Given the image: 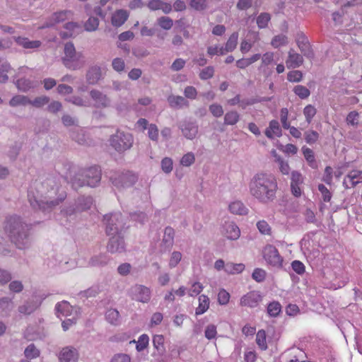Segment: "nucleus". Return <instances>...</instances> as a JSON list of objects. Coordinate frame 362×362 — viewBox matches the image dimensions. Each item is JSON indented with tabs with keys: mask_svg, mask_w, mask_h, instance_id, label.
<instances>
[{
	"mask_svg": "<svg viewBox=\"0 0 362 362\" xmlns=\"http://www.w3.org/2000/svg\"><path fill=\"white\" fill-rule=\"evenodd\" d=\"M227 52L223 46H210L207 49V54L211 57L214 55H224Z\"/></svg>",
	"mask_w": 362,
	"mask_h": 362,
	"instance_id": "0e129e2a",
	"label": "nucleus"
},
{
	"mask_svg": "<svg viewBox=\"0 0 362 362\" xmlns=\"http://www.w3.org/2000/svg\"><path fill=\"white\" fill-rule=\"evenodd\" d=\"M66 100L78 107H88L89 105L88 101L85 100L82 97L78 95L71 96L66 99Z\"/></svg>",
	"mask_w": 362,
	"mask_h": 362,
	"instance_id": "052dcab7",
	"label": "nucleus"
},
{
	"mask_svg": "<svg viewBox=\"0 0 362 362\" xmlns=\"http://www.w3.org/2000/svg\"><path fill=\"white\" fill-rule=\"evenodd\" d=\"M101 180V170L95 166L82 170L74 179L73 185L77 187H96Z\"/></svg>",
	"mask_w": 362,
	"mask_h": 362,
	"instance_id": "20e7f679",
	"label": "nucleus"
},
{
	"mask_svg": "<svg viewBox=\"0 0 362 362\" xmlns=\"http://www.w3.org/2000/svg\"><path fill=\"white\" fill-rule=\"evenodd\" d=\"M110 146L117 152L122 153L132 148L134 139L131 134L121 131L112 135L110 139Z\"/></svg>",
	"mask_w": 362,
	"mask_h": 362,
	"instance_id": "423d86ee",
	"label": "nucleus"
},
{
	"mask_svg": "<svg viewBox=\"0 0 362 362\" xmlns=\"http://www.w3.org/2000/svg\"><path fill=\"white\" fill-rule=\"evenodd\" d=\"M262 254L268 264L277 269L282 267L283 257L280 255L276 247L272 245H266L263 249Z\"/></svg>",
	"mask_w": 362,
	"mask_h": 362,
	"instance_id": "6e6552de",
	"label": "nucleus"
},
{
	"mask_svg": "<svg viewBox=\"0 0 362 362\" xmlns=\"http://www.w3.org/2000/svg\"><path fill=\"white\" fill-rule=\"evenodd\" d=\"M26 360L33 359L40 356V351L35 347L33 344L28 345L24 351Z\"/></svg>",
	"mask_w": 362,
	"mask_h": 362,
	"instance_id": "8fccbe9b",
	"label": "nucleus"
},
{
	"mask_svg": "<svg viewBox=\"0 0 362 362\" xmlns=\"http://www.w3.org/2000/svg\"><path fill=\"white\" fill-rule=\"evenodd\" d=\"M134 173L126 171L115 173L112 177V182L118 189H124L133 186L137 181Z\"/></svg>",
	"mask_w": 362,
	"mask_h": 362,
	"instance_id": "0eeeda50",
	"label": "nucleus"
},
{
	"mask_svg": "<svg viewBox=\"0 0 362 362\" xmlns=\"http://www.w3.org/2000/svg\"><path fill=\"white\" fill-rule=\"evenodd\" d=\"M175 237V230L173 228L168 226L164 230V235L163 237V243L167 247H170L173 245Z\"/></svg>",
	"mask_w": 362,
	"mask_h": 362,
	"instance_id": "e433bc0d",
	"label": "nucleus"
},
{
	"mask_svg": "<svg viewBox=\"0 0 362 362\" xmlns=\"http://www.w3.org/2000/svg\"><path fill=\"white\" fill-rule=\"evenodd\" d=\"M107 245V252L115 253H122L125 251V243L120 235H111Z\"/></svg>",
	"mask_w": 362,
	"mask_h": 362,
	"instance_id": "4468645a",
	"label": "nucleus"
},
{
	"mask_svg": "<svg viewBox=\"0 0 362 362\" xmlns=\"http://www.w3.org/2000/svg\"><path fill=\"white\" fill-rule=\"evenodd\" d=\"M198 300L199 305L195 310L196 315H200L206 313L209 309L210 304V300L209 297L204 294L199 296Z\"/></svg>",
	"mask_w": 362,
	"mask_h": 362,
	"instance_id": "7c9ffc66",
	"label": "nucleus"
},
{
	"mask_svg": "<svg viewBox=\"0 0 362 362\" xmlns=\"http://www.w3.org/2000/svg\"><path fill=\"white\" fill-rule=\"evenodd\" d=\"M30 98L23 95H16L11 98L9 100L8 104L12 107H16L18 106H26L29 105Z\"/></svg>",
	"mask_w": 362,
	"mask_h": 362,
	"instance_id": "72a5a7b5",
	"label": "nucleus"
},
{
	"mask_svg": "<svg viewBox=\"0 0 362 362\" xmlns=\"http://www.w3.org/2000/svg\"><path fill=\"white\" fill-rule=\"evenodd\" d=\"M77 205V211L82 212L89 209L93 204V199L91 197H80L76 201Z\"/></svg>",
	"mask_w": 362,
	"mask_h": 362,
	"instance_id": "473e14b6",
	"label": "nucleus"
},
{
	"mask_svg": "<svg viewBox=\"0 0 362 362\" xmlns=\"http://www.w3.org/2000/svg\"><path fill=\"white\" fill-rule=\"evenodd\" d=\"M249 194L258 202L269 204L276 199L278 182L272 173L259 172L254 175L248 183Z\"/></svg>",
	"mask_w": 362,
	"mask_h": 362,
	"instance_id": "f257e3e1",
	"label": "nucleus"
},
{
	"mask_svg": "<svg viewBox=\"0 0 362 362\" xmlns=\"http://www.w3.org/2000/svg\"><path fill=\"white\" fill-rule=\"evenodd\" d=\"M287 44L288 38L285 35L282 34L274 36L271 41V45L274 48H278Z\"/></svg>",
	"mask_w": 362,
	"mask_h": 362,
	"instance_id": "3c124183",
	"label": "nucleus"
},
{
	"mask_svg": "<svg viewBox=\"0 0 362 362\" xmlns=\"http://www.w3.org/2000/svg\"><path fill=\"white\" fill-rule=\"evenodd\" d=\"M264 134L270 139L281 136L282 131L279 122L275 119L270 121L269 127L264 131Z\"/></svg>",
	"mask_w": 362,
	"mask_h": 362,
	"instance_id": "b1692460",
	"label": "nucleus"
},
{
	"mask_svg": "<svg viewBox=\"0 0 362 362\" xmlns=\"http://www.w3.org/2000/svg\"><path fill=\"white\" fill-rule=\"evenodd\" d=\"M112 67L115 71L121 73L124 71L125 62L123 59L116 57L112 61Z\"/></svg>",
	"mask_w": 362,
	"mask_h": 362,
	"instance_id": "680f3d73",
	"label": "nucleus"
},
{
	"mask_svg": "<svg viewBox=\"0 0 362 362\" xmlns=\"http://www.w3.org/2000/svg\"><path fill=\"white\" fill-rule=\"evenodd\" d=\"M257 228L259 231L263 235H270L272 233V228L269 223L264 221H259L257 223Z\"/></svg>",
	"mask_w": 362,
	"mask_h": 362,
	"instance_id": "774afa93",
	"label": "nucleus"
},
{
	"mask_svg": "<svg viewBox=\"0 0 362 362\" xmlns=\"http://www.w3.org/2000/svg\"><path fill=\"white\" fill-rule=\"evenodd\" d=\"M303 156L308 163L309 165L312 168H317V165L315 162L314 153L312 149L308 148V147H303L302 148Z\"/></svg>",
	"mask_w": 362,
	"mask_h": 362,
	"instance_id": "79ce46f5",
	"label": "nucleus"
},
{
	"mask_svg": "<svg viewBox=\"0 0 362 362\" xmlns=\"http://www.w3.org/2000/svg\"><path fill=\"white\" fill-rule=\"evenodd\" d=\"M221 234L227 239L236 240L240 236L239 227L233 221H225L221 228Z\"/></svg>",
	"mask_w": 362,
	"mask_h": 362,
	"instance_id": "9b49d317",
	"label": "nucleus"
},
{
	"mask_svg": "<svg viewBox=\"0 0 362 362\" xmlns=\"http://www.w3.org/2000/svg\"><path fill=\"white\" fill-rule=\"evenodd\" d=\"M297 45L301 51V52L308 58H313L314 54L310 48V44L307 38L303 35H300L296 40Z\"/></svg>",
	"mask_w": 362,
	"mask_h": 362,
	"instance_id": "c85d7f7f",
	"label": "nucleus"
},
{
	"mask_svg": "<svg viewBox=\"0 0 362 362\" xmlns=\"http://www.w3.org/2000/svg\"><path fill=\"white\" fill-rule=\"evenodd\" d=\"M49 103V98L46 95L36 97L33 100L30 99L29 105L36 108H41Z\"/></svg>",
	"mask_w": 362,
	"mask_h": 362,
	"instance_id": "c03bdc74",
	"label": "nucleus"
},
{
	"mask_svg": "<svg viewBox=\"0 0 362 362\" xmlns=\"http://www.w3.org/2000/svg\"><path fill=\"white\" fill-rule=\"evenodd\" d=\"M229 211L236 215H246L248 212L247 208L240 201H235L231 202L228 206Z\"/></svg>",
	"mask_w": 362,
	"mask_h": 362,
	"instance_id": "c756f323",
	"label": "nucleus"
},
{
	"mask_svg": "<svg viewBox=\"0 0 362 362\" xmlns=\"http://www.w3.org/2000/svg\"><path fill=\"white\" fill-rule=\"evenodd\" d=\"M262 300V296L259 291H250L240 300V305L243 307L255 308Z\"/></svg>",
	"mask_w": 362,
	"mask_h": 362,
	"instance_id": "ddd939ff",
	"label": "nucleus"
},
{
	"mask_svg": "<svg viewBox=\"0 0 362 362\" xmlns=\"http://www.w3.org/2000/svg\"><path fill=\"white\" fill-rule=\"evenodd\" d=\"M240 119V114L236 110H230L224 115V124L225 125H235Z\"/></svg>",
	"mask_w": 362,
	"mask_h": 362,
	"instance_id": "f704fd0d",
	"label": "nucleus"
},
{
	"mask_svg": "<svg viewBox=\"0 0 362 362\" xmlns=\"http://www.w3.org/2000/svg\"><path fill=\"white\" fill-rule=\"evenodd\" d=\"M319 134L314 130H308L304 133V139L307 144L311 145L315 144L319 139Z\"/></svg>",
	"mask_w": 362,
	"mask_h": 362,
	"instance_id": "bf43d9fd",
	"label": "nucleus"
},
{
	"mask_svg": "<svg viewBox=\"0 0 362 362\" xmlns=\"http://www.w3.org/2000/svg\"><path fill=\"white\" fill-rule=\"evenodd\" d=\"M81 31V25L75 22H69L64 25V30L59 33L62 38H69L76 36Z\"/></svg>",
	"mask_w": 362,
	"mask_h": 362,
	"instance_id": "a211bd4d",
	"label": "nucleus"
},
{
	"mask_svg": "<svg viewBox=\"0 0 362 362\" xmlns=\"http://www.w3.org/2000/svg\"><path fill=\"white\" fill-rule=\"evenodd\" d=\"M11 70V66L8 63H4L0 66V83H5L8 81L7 74Z\"/></svg>",
	"mask_w": 362,
	"mask_h": 362,
	"instance_id": "4d7b16f0",
	"label": "nucleus"
},
{
	"mask_svg": "<svg viewBox=\"0 0 362 362\" xmlns=\"http://www.w3.org/2000/svg\"><path fill=\"white\" fill-rule=\"evenodd\" d=\"M293 90L300 99H305L310 95L309 89L302 85L296 86Z\"/></svg>",
	"mask_w": 362,
	"mask_h": 362,
	"instance_id": "864d4df0",
	"label": "nucleus"
},
{
	"mask_svg": "<svg viewBox=\"0 0 362 362\" xmlns=\"http://www.w3.org/2000/svg\"><path fill=\"white\" fill-rule=\"evenodd\" d=\"M180 129L185 137L188 139H193L198 133V125L195 122H184Z\"/></svg>",
	"mask_w": 362,
	"mask_h": 362,
	"instance_id": "aec40b11",
	"label": "nucleus"
},
{
	"mask_svg": "<svg viewBox=\"0 0 362 362\" xmlns=\"http://www.w3.org/2000/svg\"><path fill=\"white\" fill-rule=\"evenodd\" d=\"M13 308V303L11 298L8 297L0 298V312L4 315H8Z\"/></svg>",
	"mask_w": 362,
	"mask_h": 362,
	"instance_id": "c9c22d12",
	"label": "nucleus"
},
{
	"mask_svg": "<svg viewBox=\"0 0 362 362\" xmlns=\"http://www.w3.org/2000/svg\"><path fill=\"white\" fill-rule=\"evenodd\" d=\"M167 101L170 107L173 109H182L189 106V101L183 96L170 95Z\"/></svg>",
	"mask_w": 362,
	"mask_h": 362,
	"instance_id": "412c9836",
	"label": "nucleus"
},
{
	"mask_svg": "<svg viewBox=\"0 0 362 362\" xmlns=\"http://www.w3.org/2000/svg\"><path fill=\"white\" fill-rule=\"evenodd\" d=\"M94 102V106L97 108H107L110 106L111 100L105 93L97 89H93L89 93Z\"/></svg>",
	"mask_w": 362,
	"mask_h": 362,
	"instance_id": "f8f14e48",
	"label": "nucleus"
},
{
	"mask_svg": "<svg viewBox=\"0 0 362 362\" xmlns=\"http://www.w3.org/2000/svg\"><path fill=\"white\" fill-rule=\"evenodd\" d=\"M103 222L107 235H120L126 228L124 218L120 213H114L104 216Z\"/></svg>",
	"mask_w": 362,
	"mask_h": 362,
	"instance_id": "39448f33",
	"label": "nucleus"
},
{
	"mask_svg": "<svg viewBox=\"0 0 362 362\" xmlns=\"http://www.w3.org/2000/svg\"><path fill=\"white\" fill-rule=\"evenodd\" d=\"M103 78L102 68L95 64L90 66L86 71V80L89 85H95Z\"/></svg>",
	"mask_w": 362,
	"mask_h": 362,
	"instance_id": "2eb2a0df",
	"label": "nucleus"
},
{
	"mask_svg": "<svg viewBox=\"0 0 362 362\" xmlns=\"http://www.w3.org/2000/svg\"><path fill=\"white\" fill-rule=\"evenodd\" d=\"M78 358V353L73 346L64 347L59 356L60 362H76Z\"/></svg>",
	"mask_w": 362,
	"mask_h": 362,
	"instance_id": "f3484780",
	"label": "nucleus"
},
{
	"mask_svg": "<svg viewBox=\"0 0 362 362\" xmlns=\"http://www.w3.org/2000/svg\"><path fill=\"white\" fill-rule=\"evenodd\" d=\"M349 181L351 184V187H355L356 185L362 182V171L354 170L349 173L344 180L343 185L345 188H349L347 182Z\"/></svg>",
	"mask_w": 362,
	"mask_h": 362,
	"instance_id": "393cba45",
	"label": "nucleus"
},
{
	"mask_svg": "<svg viewBox=\"0 0 362 362\" xmlns=\"http://www.w3.org/2000/svg\"><path fill=\"white\" fill-rule=\"evenodd\" d=\"M13 40L18 45L27 49H36L42 45L40 40H30L28 37H13Z\"/></svg>",
	"mask_w": 362,
	"mask_h": 362,
	"instance_id": "4be33fe9",
	"label": "nucleus"
},
{
	"mask_svg": "<svg viewBox=\"0 0 362 362\" xmlns=\"http://www.w3.org/2000/svg\"><path fill=\"white\" fill-rule=\"evenodd\" d=\"M271 20V16L268 13H262L257 18V24L259 28H265Z\"/></svg>",
	"mask_w": 362,
	"mask_h": 362,
	"instance_id": "5fc2aeb1",
	"label": "nucleus"
},
{
	"mask_svg": "<svg viewBox=\"0 0 362 362\" xmlns=\"http://www.w3.org/2000/svg\"><path fill=\"white\" fill-rule=\"evenodd\" d=\"M151 11L162 10L164 13H170L173 10V6L170 3L162 0H150L147 5Z\"/></svg>",
	"mask_w": 362,
	"mask_h": 362,
	"instance_id": "5701e85b",
	"label": "nucleus"
},
{
	"mask_svg": "<svg viewBox=\"0 0 362 362\" xmlns=\"http://www.w3.org/2000/svg\"><path fill=\"white\" fill-rule=\"evenodd\" d=\"M64 65L71 70H78L85 65L83 54L76 52L72 42H67L64 45V56L62 57Z\"/></svg>",
	"mask_w": 362,
	"mask_h": 362,
	"instance_id": "7ed1b4c3",
	"label": "nucleus"
},
{
	"mask_svg": "<svg viewBox=\"0 0 362 362\" xmlns=\"http://www.w3.org/2000/svg\"><path fill=\"white\" fill-rule=\"evenodd\" d=\"M238 39V33H233L230 35L224 47L227 52H233L236 48Z\"/></svg>",
	"mask_w": 362,
	"mask_h": 362,
	"instance_id": "49530a36",
	"label": "nucleus"
},
{
	"mask_svg": "<svg viewBox=\"0 0 362 362\" xmlns=\"http://www.w3.org/2000/svg\"><path fill=\"white\" fill-rule=\"evenodd\" d=\"M281 311V305L278 301H273L267 306V313L271 317H276Z\"/></svg>",
	"mask_w": 362,
	"mask_h": 362,
	"instance_id": "de8ad7c7",
	"label": "nucleus"
},
{
	"mask_svg": "<svg viewBox=\"0 0 362 362\" xmlns=\"http://www.w3.org/2000/svg\"><path fill=\"white\" fill-rule=\"evenodd\" d=\"M317 113V109L312 105H306L303 109V115L306 122L310 124Z\"/></svg>",
	"mask_w": 362,
	"mask_h": 362,
	"instance_id": "603ef678",
	"label": "nucleus"
},
{
	"mask_svg": "<svg viewBox=\"0 0 362 362\" xmlns=\"http://www.w3.org/2000/svg\"><path fill=\"white\" fill-rule=\"evenodd\" d=\"M203 289V285L199 281H195L191 284V287L188 290L187 293L190 296H196L199 295Z\"/></svg>",
	"mask_w": 362,
	"mask_h": 362,
	"instance_id": "69168bd1",
	"label": "nucleus"
},
{
	"mask_svg": "<svg viewBox=\"0 0 362 362\" xmlns=\"http://www.w3.org/2000/svg\"><path fill=\"white\" fill-rule=\"evenodd\" d=\"M149 342V337L147 334H141L139 339L138 341H136L135 340H133L130 341V343H136V349L137 351H142L146 348H147Z\"/></svg>",
	"mask_w": 362,
	"mask_h": 362,
	"instance_id": "37998d69",
	"label": "nucleus"
},
{
	"mask_svg": "<svg viewBox=\"0 0 362 362\" xmlns=\"http://www.w3.org/2000/svg\"><path fill=\"white\" fill-rule=\"evenodd\" d=\"M129 13L124 9L117 10L112 16V24L115 27H120L128 19Z\"/></svg>",
	"mask_w": 362,
	"mask_h": 362,
	"instance_id": "cd10ccee",
	"label": "nucleus"
},
{
	"mask_svg": "<svg viewBox=\"0 0 362 362\" xmlns=\"http://www.w3.org/2000/svg\"><path fill=\"white\" fill-rule=\"evenodd\" d=\"M132 297L134 300L141 302L148 303L151 299V290L149 288L136 284L130 289Z\"/></svg>",
	"mask_w": 362,
	"mask_h": 362,
	"instance_id": "9d476101",
	"label": "nucleus"
},
{
	"mask_svg": "<svg viewBox=\"0 0 362 362\" xmlns=\"http://www.w3.org/2000/svg\"><path fill=\"white\" fill-rule=\"evenodd\" d=\"M303 62V57L295 52L293 49L288 52V59L286 61V66L288 69H294L299 67Z\"/></svg>",
	"mask_w": 362,
	"mask_h": 362,
	"instance_id": "a878e982",
	"label": "nucleus"
},
{
	"mask_svg": "<svg viewBox=\"0 0 362 362\" xmlns=\"http://www.w3.org/2000/svg\"><path fill=\"white\" fill-rule=\"evenodd\" d=\"M5 230L18 249H25L29 246L30 226L23 222L20 216L14 215L8 217Z\"/></svg>",
	"mask_w": 362,
	"mask_h": 362,
	"instance_id": "f03ea898",
	"label": "nucleus"
},
{
	"mask_svg": "<svg viewBox=\"0 0 362 362\" xmlns=\"http://www.w3.org/2000/svg\"><path fill=\"white\" fill-rule=\"evenodd\" d=\"M72 13L70 11H62L52 14L49 22L46 23L45 27L53 26L56 23H59L69 19L71 17Z\"/></svg>",
	"mask_w": 362,
	"mask_h": 362,
	"instance_id": "bb28decb",
	"label": "nucleus"
},
{
	"mask_svg": "<svg viewBox=\"0 0 362 362\" xmlns=\"http://www.w3.org/2000/svg\"><path fill=\"white\" fill-rule=\"evenodd\" d=\"M99 25V20L90 16L84 23V29L88 32L95 31Z\"/></svg>",
	"mask_w": 362,
	"mask_h": 362,
	"instance_id": "09e8293b",
	"label": "nucleus"
},
{
	"mask_svg": "<svg viewBox=\"0 0 362 362\" xmlns=\"http://www.w3.org/2000/svg\"><path fill=\"white\" fill-rule=\"evenodd\" d=\"M189 4L192 8L201 11L209 8V0H189Z\"/></svg>",
	"mask_w": 362,
	"mask_h": 362,
	"instance_id": "a18cd8bd",
	"label": "nucleus"
},
{
	"mask_svg": "<svg viewBox=\"0 0 362 362\" xmlns=\"http://www.w3.org/2000/svg\"><path fill=\"white\" fill-rule=\"evenodd\" d=\"M274 54L272 52H267L261 56L260 68L267 66L272 64L274 61Z\"/></svg>",
	"mask_w": 362,
	"mask_h": 362,
	"instance_id": "e2e57ef3",
	"label": "nucleus"
},
{
	"mask_svg": "<svg viewBox=\"0 0 362 362\" xmlns=\"http://www.w3.org/2000/svg\"><path fill=\"white\" fill-rule=\"evenodd\" d=\"M209 110L211 115L215 117H221L224 113L223 107L218 103H213L210 105Z\"/></svg>",
	"mask_w": 362,
	"mask_h": 362,
	"instance_id": "338daca9",
	"label": "nucleus"
},
{
	"mask_svg": "<svg viewBox=\"0 0 362 362\" xmlns=\"http://www.w3.org/2000/svg\"><path fill=\"white\" fill-rule=\"evenodd\" d=\"M41 303V298L37 296H33L31 299L27 300L23 305L18 307V311L24 315H30L40 305Z\"/></svg>",
	"mask_w": 362,
	"mask_h": 362,
	"instance_id": "dca6fc26",
	"label": "nucleus"
},
{
	"mask_svg": "<svg viewBox=\"0 0 362 362\" xmlns=\"http://www.w3.org/2000/svg\"><path fill=\"white\" fill-rule=\"evenodd\" d=\"M256 342L261 349L266 350L267 349L266 332L264 330L261 329L257 332L256 335Z\"/></svg>",
	"mask_w": 362,
	"mask_h": 362,
	"instance_id": "6e6d98bb",
	"label": "nucleus"
},
{
	"mask_svg": "<svg viewBox=\"0 0 362 362\" xmlns=\"http://www.w3.org/2000/svg\"><path fill=\"white\" fill-rule=\"evenodd\" d=\"M111 258L106 253H99L90 258L88 265L92 267H103L107 266Z\"/></svg>",
	"mask_w": 362,
	"mask_h": 362,
	"instance_id": "6ab92c4d",
	"label": "nucleus"
},
{
	"mask_svg": "<svg viewBox=\"0 0 362 362\" xmlns=\"http://www.w3.org/2000/svg\"><path fill=\"white\" fill-rule=\"evenodd\" d=\"M106 320L112 325H117L119 324V311L114 308H110L107 310L105 314Z\"/></svg>",
	"mask_w": 362,
	"mask_h": 362,
	"instance_id": "a19ab883",
	"label": "nucleus"
},
{
	"mask_svg": "<svg viewBox=\"0 0 362 362\" xmlns=\"http://www.w3.org/2000/svg\"><path fill=\"white\" fill-rule=\"evenodd\" d=\"M17 88L24 93L29 91L35 88L34 82L25 78H21L15 81Z\"/></svg>",
	"mask_w": 362,
	"mask_h": 362,
	"instance_id": "2f4dec72",
	"label": "nucleus"
},
{
	"mask_svg": "<svg viewBox=\"0 0 362 362\" xmlns=\"http://www.w3.org/2000/svg\"><path fill=\"white\" fill-rule=\"evenodd\" d=\"M274 153L275 162L278 164L280 172L284 175H288L291 169L288 162L278 156L275 151Z\"/></svg>",
	"mask_w": 362,
	"mask_h": 362,
	"instance_id": "ea45409f",
	"label": "nucleus"
},
{
	"mask_svg": "<svg viewBox=\"0 0 362 362\" xmlns=\"http://www.w3.org/2000/svg\"><path fill=\"white\" fill-rule=\"evenodd\" d=\"M65 198V196H61V197L55 199H47L45 197L44 199H37L35 197L32 196L30 193L28 194V199L32 207L35 209H40L43 211L50 210L59 205Z\"/></svg>",
	"mask_w": 362,
	"mask_h": 362,
	"instance_id": "1a4fd4ad",
	"label": "nucleus"
},
{
	"mask_svg": "<svg viewBox=\"0 0 362 362\" xmlns=\"http://www.w3.org/2000/svg\"><path fill=\"white\" fill-rule=\"evenodd\" d=\"M153 344L156 349L159 352L165 351L164 337L162 334H156L153 337Z\"/></svg>",
	"mask_w": 362,
	"mask_h": 362,
	"instance_id": "13d9d810",
	"label": "nucleus"
},
{
	"mask_svg": "<svg viewBox=\"0 0 362 362\" xmlns=\"http://www.w3.org/2000/svg\"><path fill=\"white\" fill-rule=\"evenodd\" d=\"M245 269V265L242 263L234 264L227 262L226 264L225 272L228 274H236L241 273Z\"/></svg>",
	"mask_w": 362,
	"mask_h": 362,
	"instance_id": "58836bf2",
	"label": "nucleus"
},
{
	"mask_svg": "<svg viewBox=\"0 0 362 362\" xmlns=\"http://www.w3.org/2000/svg\"><path fill=\"white\" fill-rule=\"evenodd\" d=\"M55 310L58 317H59V315L68 316L71 314L72 307L68 302L62 301L56 305Z\"/></svg>",
	"mask_w": 362,
	"mask_h": 362,
	"instance_id": "4c0bfd02",
	"label": "nucleus"
}]
</instances>
